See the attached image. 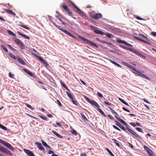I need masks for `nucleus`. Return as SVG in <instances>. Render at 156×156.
Masks as SVG:
<instances>
[{
    "label": "nucleus",
    "instance_id": "obj_1",
    "mask_svg": "<svg viewBox=\"0 0 156 156\" xmlns=\"http://www.w3.org/2000/svg\"><path fill=\"white\" fill-rule=\"evenodd\" d=\"M115 117L119 121L122 123L126 127V128L122 125L120 127V128L123 130V131H125L127 133V131L126 130L127 129L130 133L132 134L136 138L141 139V137L137 134L133 130L130 129L128 126V124L125 122L122 119H121L118 117L117 116L115 115Z\"/></svg>",
    "mask_w": 156,
    "mask_h": 156
},
{
    "label": "nucleus",
    "instance_id": "obj_2",
    "mask_svg": "<svg viewBox=\"0 0 156 156\" xmlns=\"http://www.w3.org/2000/svg\"><path fill=\"white\" fill-rule=\"evenodd\" d=\"M115 117L119 121L122 123L126 127V128L122 125L120 127V128L123 130V131H125L127 133V131L126 130L127 129L130 133L132 134L136 138L141 139V137L137 134L133 130L130 129L128 126V124L125 122L122 119H121L118 117L117 116L115 115Z\"/></svg>",
    "mask_w": 156,
    "mask_h": 156
},
{
    "label": "nucleus",
    "instance_id": "obj_3",
    "mask_svg": "<svg viewBox=\"0 0 156 156\" xmlns=\"http://www.w3.org/2000/svg\"><path fill=\"white\" fill-rule=\"evenodd\" d=\"M78 37L82 41H84V42L86 44H90L94 46L96 48H98V46L95 43H93L92 42L86 39L83 37L81 36H80L78 35Z\"/></svg>",
    "mask_w": 156,
    "mask_h": 156
},
{
    "label": "nucleus",
    "instance_id": "obj_4",
    "mask_svg": "<svg viewBox=\"0 0 156 156\" xmlns=\"http://www.w3.org/2000/svg\"><path fill=\"white\" fill-rule=\"evenodd\" d=\"M84 98L89 103H90L92 105L95 106L96 108H100V106L96 101L93 100H91L86 96H84Z\"/></svg>",
    "mask_w": 156,
    "mask_h": 156
},
{
    "label": "nucleus",
    "instance_id": "obj_5",
    "mask_svg": "<svg viewBox=\"0 0 156 156\" xmlns=\"http://www.w3.org/2000/svg\"><path fill=\"white\" fill-rule=\"evenodd\" d=\"M84 98L89 103H90L92 105L95 106L96 108H100V106L96 101L93 100H91L86 96H84Z\"/></svg>",
    "mask_w": 156,
    "mask_h": 156
},
{
    "label": "nucleus",
    "instance_id": "obj_6",
    "mask_svg": "<svg viewBox=\"0 0 156 156\" xmlns=\"http://www.w3.org/2000/svg\"><path fill=\"white\" fill-rule=\"evenodd\" d=\"M0 143L3 144L11 151H13L14 148L11 144L0 139Z\"/></svg>",
    "mask_w": 156,
    "mask_h": 156
},
{
    "label": "nucleus",
    "instance_id": "obj_7",
    "mask_svg": "<svg viewBox=\"0 0 156 156\" xmlns=\"http://www.w3.org/2000/svg\"><path fill=\"white\" fill-rule=\"evenodd\" d=\"M70 2L71 3L73 6L79 11L78 12V13L80 15L84 17H85L86 16V14L85 13L81 11L77 6H76L74 4V3H73L71 1H70Z\"/></svg>",
    "mask_w": 156,
    "mask_h": 156
},
{
    "label": "nucleus",
    "instance_id": "obj_8",
    "mask_svg": "<svg viewBox=\"0 0 156 156\" xmlns=\"http://www.w3.org/2000/svg\"><path fill=\"white\" fill-rule=\"evenodd\" d=\"M14 41L19 46V47L22 49H24V47L23 43L20 40L16 38H14Z\"/></svg>",
    "mask_w": 156,
    "mask_h": 156
},
{
    "label": "nucleus",
    "instance_id": "obj_9",
    "mask_svg": "<svg viewBox=\"0 0 156 156\" xmlns=\"http://www.w3.org/2000/svg\"><path fill=\"white\" fill-rule=\"evenodd\" d=\"M0 151L2 153L7 154L8 155H12V153L7 148L1 146H0Z\"/></svg>",
    "mask_w": 156,
    "mask_h": 156
},
{
    "label": "nucleus",
    "instance_id": "obj_10",
    "mask_svg": "<svg viewBox=\"0 0 156 156\" xmlns=\"http://www.w3.org/2000/svg\"><path fill=\"white\" fill-rule=\"evenodd\" d=\"M62 7L66 12H67L68 14L71 16H72V12L69 11V9L68 8L67 6L65 5H63L60 6Z\"/></svg>",
    "mask_w": 156,
    "mask_h": 156
},
{
    "label": "nucleus",
    "instance_id": "obj_11",
    "mask_svg": "<svg viewBox=\"0 0 156 156\" xmlns=\"http://www.w3.org/2000/svg\"><path fill=\"white\" fill-rule=\"evenodd\" d=\"M117 41L119 43L123 44L129 47H132L133 46V45L127 43L125 41H122L119 38H118L117 39Z\"/></svg>",
    "mask_w": 156,
    "mask_h": 156
},
{
    "label": "nucleus",
    "instance_id": "obj_12",
    "mask_svg": "<svg viewBox=\"0 0 156 156\" xmlns=\"http://www.w3.org/2000/svg\"><path fill=\"white\" fill-rule=\"evenodd\" d=\"M23 151L29 156H35L34 154L30 150L26 149H24Z\"/></svg>",
    "mask_w": 156,
    "mask_h": 156
},
{
    "label": "nucleus",
    "instance_id": "obj_13",
    "mask_svg": "<svg viewBox=\"0 0 156 156\" xmlns=\"http://www.w3.org/2000/svg\"><path fill=\"white\" fill-rule=\"evenodd\" d=\"M35 144L37 145L38 148L40 150L45 151V149L41 144L39 142H37L35 143Z\"/></svg>",
    "mask_w": 156,
    "mask_h": 156
},
{
    "label": "nucleus",
    "instance_id": "obj_14",
    "mask_svg": "<svg viewBox=\"0 0 156 156\" xmlns=\"http://www.w3.org/2000/svg\"><path fill=\"white\" fill-rule=\"evenodd\" d=\"M102 15L101 13H96L92 15V17L95 19H98L102 17Z\"/></svg>",
    "mask_w": 156,
    "mask_h": 156
},
{
    "label": "nucleus",
    "instance_id": "obj_15",
    "mask_svg": "<svg viewBox=\"0 0 156 156\" xmlns=\"http://www.w3.org/2000/svg\"><path fill=\"white\" fill-rule=\"evenodd\" d=\"M135 38L138 41H140V42H144L146 44H149V45H151V43H150L149 42H147V41L139 37H135Z\"/></svg>",
    "mask_w": 156,
    "mask_h": 156
},
{
    "label": "nucleus",
    "instance_id": "obj_16",
    "mask_svg": "<svg viewBox=\"0 0 156 156\" xmlns=\"http://www.w3.org/2000/svg\"><path fill=\"white\" fill-rule=\"evenodd\" d=\"M62 31L64 32L67 35L69 36L72 37L74 38H75L74 36L70 32H69L66 30L64 29L63 30H62Z\"/></svg>",
    "mask_w": 156,
    "mask_h": 156
},
{
    "label": "nucleus",
    "instance_id": "obj_17",
    "mask_svg": "<svg viewBox=\"0 0 156 156\" xmlns=\"http://www.w3.org/2000/svg\"><path fill=\"white\" fill-rule=\"evenodd\" d=\"M5 11L8 13L11 14L13 16H15L16 15V13L15 12H13L11 10L5 9Z\"/></svg>",
    "mask_w": 156,
    "mask_h": 156
},
{
    "label": "nucleus",
    "instance_id": "obj_18",
    "mask_svg": "<svg viewBox=\"0 0 156 156\" xmlns=\"http://www.w3.org/2000/svg\"><path fill=\"white\" fill-rule=\"evenodd\" d=\"M124 65L125 66H126L127 67H129L131 69H132L133 71L135 72V71L136 70V68L135 67L129 65V64L127 63H125Z\"/></svg>",
    "mask_w": 156,
    "mask_h": 156
},
{
    "label": "nucleus",
    "instance_id": "obj_19",
    "mask_svg": "<svg viewBox=\"0 0 156 156\" xmlns=\"http://www.w3.org/2000/svg\"><path fill=\"white\" fill-rule=\"evenodd\" d=\"M17 33L18 34H19L20 35L22 36L24 38L27 39H29L30 37L29 36H27V35H26L25 34H23L21 33H20L19 31L17 32Z\"/></svg>",
    "mask_w": 156,
    "mask_h": 156
},
{
    "label": "nucleus",
    "instance_id": "obj_20",
    "mask_svg": "<svg viewBox=\"0 0 156 156\" xmlns=\"http://www.w3.org/2000/svg\"><path fill=\"white\" fill-rule=\"evenodd\" d=\"M23 70L27 74H28L31 77H33L34 75L29 70L27 69H23Z\"/></svg>",
    "mask_w": 156,
    "mask_h": 156
},
{
    "label": "nucleus",
    "instance_id": "obj_21",
    "mask_svg": "<svg viewBox=\"0 0 156 156\" xmlns=\"http://www.w3.org/2000/svg\"><path fill=\"white\" fill-rule=\"evenodd\" d=\"M16 59H17L19 62L21 63L22 64L24 65L25 64V62H24L23 61V59H21L19 57L17 56L16 57Z\"/></svg>",
    "mask_w": 156,
    "mask_h": 156
},
{
    "label": "nucleus",
    "instance_id": "obj_22",
    "mask_svg": "<svg viewBox=\"0 0 156 156\" xmlns=\"http://www.w3.org/2000/svg\"><path fill=\"white\" fill-rule=\"evenodd\" d=\"M133 73H134L136 74H137L138 76H141V77L142 76V75L143 74V73L139 72V70H137V69H136V71H135V72H133Z\"/></svg>",
    "mask_w": 156,
    "mask_h": 156
},
{
    "label": "nucleus",
    "instance_id": "obj_23",
    "mask_svg": "<svg viewBox=\"0 0 156 156\" xmlns=\"http://www.w3.org/2000/svg\"><path fill=\"white\" fill-rule=\"evenodd\" d=\"M105 34V35L108 38H113L114 37V35L108 33Z\"/></svg>",
    "mask_w": 156,
    "mask_h": 156
},
{
    "label": "nucleus",
    "instance_id": "obj_24",
    "mask_svg": "<svg viewBox=\"0 0 156 156\" xmlns=\"http://www.w3.org/2000/svg\"><path fill=\"white\" fill-rule=\"evenodd\" d=\"M42 143L43 145L46 147H47L49 149H51V147L47 144L44 141H42Z\"/></svg>",
    "mask_w": 156,
    "mask_h": 156
},
{
    "label": "nucleus",
    "instance_id": "obj_25",
    "mask_svg": "<svg viewBox=\"0 0 156 156\" xmlns=\"http://www.w3.org/2000/svg\"><path fill=\"white\" fill-rule=\"evenodd\" d=\"M52 132L54 134L56 135L57 137L61 138H63V137L60 134L58 133L56 131H52Z\"/></svg>",
    "mask_w": 156,
    "mask_h": 156
},
{
    "label": "nucleus",
    "instance_id": "obj_26",
    "mask_svg": "<svg viewBox=\"0 0 156 156\" xmlns=\"http://www.w3.org/2000/svg\"><path fill=\"white\" fill-rule=\"evenodd\" d=\"M94 32L96 34L101 35H103L104 34V33L99 30H94Z\"/></svg>",
    "mask_w": 156,
    "mask_h": 156
},
{
    "label": "nucleus",
    "instance_id": "obj_27",
    "mask_svg": "<svg viewBox=\"0 0 156 156\" xmlns=\"http://www.w3.org/2000/svg\"><path fill=\"white\" fill-rule=\"evenodd\" d=\"M98 109V110L99 111V112L104 117H106V116L100 108H97Z\"/></svg>",
    "mask_w": 156,
    "mask_h": 156
},
{
    "label": "nucleus",
    "instance_id": "obj_28",
    "mask_svg": "<svg viewBox=\"0 0 156 156\" xmlns=\"http://www.w3.org/2000/svg\"><path fill=\"white\" fill-rule=\"evenodd\" d=\"M19 26H21V27H22L24 28H25L26 29H27V30H30V28L27 26H26V25H24V24H23L22 23H21V24H19Z\"/></svg>",
    "mask_w": 156,
    "mask_h": 156
},
{
    "label": "nucleus",
    "instance_id": "obj_29",
    "mask_svg": "<svg viewBox=\"0 0 156 156\" xmlns=\"http://www.w3.org/2000/svg\"><path fill=\"white\" fill-rule=\"evenodd\" d=\"M110 61L111 62V63H112L113 64H115V65L117 66H118V67H122V66L121 65H120L118 64V63H117V62H116L113 61H112V60H110Z\"/></svg>",
    "mask_w": 156,
    "mask_h": 156
},
{
    "label": "nucleus",
    "instance_id": "obj_30",
    "mask_svg": "<svg viewBox=\"0 0 156 156\" xmlns=\"http://www.w3.org/2000/svg\"><path fill=\"white\" fill-rule=\"evenodd\" d=\"M136 54L143 58H146V57L145 56L138 51Z\"/></svg>",
    "mask_w": 156,
    "mask_h": 156
},
{
    "label": "nucleus",
    "instance_id": "obj_31",
    "mask_svg": "<svg viewBox=\"0 0 156 156\" xmlns=\"http://www.w3.org/2000/svg\"><path fill=\"white\" fill-rule=\"evenodd\" d=\"M136 54L143 58H146V57L145 56L138 51Z\"/></svg>",
    "mask_w": 156,
    "mask_h": 156
},
{
    "label": "nucleus",
    "instance_id": "obj_32",
    "mask_svg": "<svg viewBox=\"0 0 156 156\" xmlns=\"http://www.w3.org/2000/svg\"><path fill=\"white\" fill-rule=\"evenodd\" d=\"M134 16L135 18L136 19H138L139 20H145L144 19L142 18H140L139 16H136L135 15H134Z\"/></svg>",
    "mask_w": 156,
    "mask_h": 156
},
{
    "label": "nucleus",
    "instance_id": "obj_33",
    "mask_svg": "<svg viewBox=\"0 0 156 156\" xmlns=\"http://www.w3.org/2000/svg\"><path fill=\"white\" fill-rule=\"evenodd\" d=\"M106 150L111 156H115L107 148H106Z\"/></svg>",
    "mask_w": 156,
    "mask_h": 156
},
{
    "label": "nucleus",
    "instance_id": "obj_34",
    "mask_svg": "<svg viewBox=\"0 0 156 156\" xmlns=\"http://www.w3.org/2000/svg\"><path fill=\"white\" fill-rule=\"evenodd\" d=\"M9 55L13 59H16V58L15 56L12 53H9Z\"/></svg>",
    "mask_w": 156,
    "mask_h": 156
},
{
    "label": "nucleus",
    "instance_id": "obj_35",
    "mask_svg": "<svg viewBox=\"0 0 156 156\" xmlns=\"http://www.w3.org/2000/svg\"><path fill=\"white\" fill-rule=\"evenodd\" d=\"M150 151H148L147 152L149 156H153V154L152 151L150 149Z\"/></svg>",
    "mask_w": 156,
    "mask_h": 156
},
{
    "label": "nucleus",
    "instance_id": "obj_36",
    "mask_svg": "<svg viewBox=\"0 0 156 156\" xmlns=\"http://www.w3.org/2000/svg\"><path fill=\"white\" fill-rule=\"evenodd\" d=\"M66 93L68 96V97L70 99H71L73 98V96L72 94L69 92L67 91L66 92Z\"/></svg>",
    "mask_w": 156,
    "mask_h": 156
},
{
    "label": "nucleus",
    "instance_id": "obj_37",
    "mask_svg": "<svg viewBox=\"0 0 156 156\" xmlns=\"http://www.w3.org/2000/svg\"><path fill=\"white\" fill-rule=\"evenodd\" d=\"M72 103L74 105H75L76 106H77V102L76 101H75L73 98L71 99Z\"/></svg>",
    "mask_w": 156,
    "mask_h": 156
},
{
    "label": "nucleus",
    "instance_id": "obj_38",
    "mask_svg": "<svg viewBox=\"0 0 156 156\" xmlns=\"http://www.w3.org/2000/svg\"><path fill=\"white\" fill-rule=\"evenodd\" d=\"M53 24L56 27H57L58 29H59L60 30H61L62 31V30H64V29L63 28H61V27L59 26H58L56 24H55V23H53Z\"/></svg>",
    "mask_w": 156,
    "mask_h": 156
},
{
    "label": "nucleus",
    "instance_id": "obj_39",
    "mask_svg": "<svg viewBox=\"0 0 156 156\" xmlns=\"http://www.w3.org/2000/svg\"><path fill=\"white\" fill-rule=\"evenodd\" d=\"M139 35L141 37H142L143 38H144V39H145L147 40H149L148 38L147 37L145 36L144 34H140Z\"/></svg>",
    "mask_w": 156,
    "mask_h": 156
},
{
    "label": "nucleus",
    "instance_id": "obj_40",
    "mask_svg": "<svg viewBox=\"0 0 156 156\" xmlns=\"http://www.w3.org/2000/svg\"><path fill=\"white\" fill-rule=\"evenodd\" d=\"M81 115V116L82 117V118L85 121H87V118L85 117V116L82 113H81L80 114Z\"/></svg>",
    "mask_w": 156,
    "mask_h": 156
},
{
    "label": "nucleus",
    "instance_id": "obj_41",
    "mask_svg": "<svg viewBox=\"0 0 156 156\" xmlns=\"http://www.w3.org/2000/svg\"><path fill=\"white\" fill-rule=\"evenodd\" d=\"M141 77H142L143 78H145V79H147L148 80H151V79L150 78L147 76H146L144 74H143L142 75Z\"/></svg>",
    "mask_w": 156,
    "mask_h": 156
},
{
    "label": "nucleus",
    "instance_id": "obj_42",
    "mask_svg": "<svg viewBox=\"0 0 156 156\" xmlns=\"http://www.w3.org/2000/svg\"><path fill=\"white\" fill-rule=\"evenodd\" d=\"M0 127L5 130H7V128L6 127L4 126H3L2 125H1L0 124Z\"/></svg>",
    "mask_w": 156,
    "mask_h": 156
},
{
    "label": "nucleus",
    "instance_id": "obj_43",
    "mask_svg": "<svg viewBox=\"0 0 156 156\" xmlns=\"http://www.w3.org/2000/svg\"><path fill=\"white\" fill-rule=\"evenodd\" d=\"M8 33L9 34H10L13 36H15V34L14 33H13V32H12L11 31L9 30H8Z\"/></svg>",
    "mask_w": 156,
    "mask_h": 156
},
{
    "label": "nucleus",
    "instance_id": "obj_44",
    "mask_svg": "<svg viewBox=\"0 0 156 156\" xmlns=\"http://www.w3.org/2000/svg\"><path fill=\"white\" fill-rule=\"evenodd\" d=\"M25 105L29 108H30V109L32 110L34 109V108H32V107L30 105L27 104H26Z\"/></svg>",
    "mask_w": 156,
    "mask_h": 156
},
{
    "label": "nucleus",
    "instance_id": "obj_45",
    "mask_svg": "<svg viewBox=\"0 0 156 156\" xmlns=\"http://www.w3.org/2000/svg\"><path fill=\"white\" fill-rule=\"evenodd\" d=\"M108 108L112 111V112L113 113H114L116 115H118V113L116 112L114 110L112 109L111 107H108Z\"/></svg>",
    "mask_w": 156,
    "mask_h": 156
},
{
    "label": "nucleus",
    "instance_id": "obj_46",
    "mask_svg": "<svg viewBox=\"0 0 156 156\" xmlns=\"http://www.w3.org/2000/svg\"><path fill=\"white\" fill-rule=\"evenodd\" d=\"M115 122L116 123V125L119 126V127L122 125V124L118 122V121L115 120Z\"/></svg>",
    "mask_w": 156,
    "mask_h": 156
},
{
    "label": "nucleus",
    "instance_id": "obj_47",
    "mask_svg": "<svg viewBox=\"0 0 156 156\" xmlns=\"http://www.w3.org/2000/svg\"><path fill=\"white\" fill-rule=\"evenodd\" d=\"M112 140L113 141L115 144L118 147L120 145H119V144L117 142V140L116 139H113Z\"/></svg>",
    "mask_w": 156,
    "mask_h": 156
},
{
    "label": "nucleus",
    "instance_id": "obj_48",
    "mask_svg": "<svg viewBox=\"0 0 156 156\" xmlns=\"http://www.w3.org/2000/svg\"><path fill=\"white\" fill-rule=\"evenodd\" d=\"M9 76L10 77L13 78L14 77V75L13 74L10 72L9 73Z\"/></svg>",
    "mask_w": 156,
    "mask_h": 156
},
{
    "label": "nucleus",
    "instance_id": "obj_49",
    "mask_svg": "<svg viewBox=\"0 0 156 156\" xmlns=\"http://www.w3.org/2000/svg\"><path fill=\"white\" fill-rule=\"evenodd\" d=\"M2 47L3 49V50H4L5 51L7 52H8V49H7V48H6V47L4 46L3 45H2Z\"/></svg>",
    "mask_w": 156,
    "mask_h": 156
},
{
    "label": "nucleus",
    "instance_id": "obj_50",
    "mask_svg": "<svg viewBox=\"0 0 156 156\" xmlns=\"http://www.w3.org/2000/svg\"><path fill=\"white\" fill-rule=\"evenodd\" d=\"M71 132L73 134H74L75 135H77V134L76 131L74 129L72 130Z\"/></svg>",
    "mask_w": 156,
    "mask_h": 156
},
{
    "label": "nucleus",
    "instance_id": "obj_51",
    "mask_svg": "<svg viewBox=\"0 0 156 156\" xmlns=\"http://www.w3.org/2000/svg\"><path fill=\"white\" fill-rule=\"evenodd\" d=\"M38 58L39 60L41 62H45V60L43 58L40 57H38Z\"/></svg>",
    "mask_w": 156,
    "mask_h": 156
},
{
    "label": "nucleus",
    "instance_id": "obj_52",
    "mask_svg": "<svg viewBox=\"0 0 156 156\" xmlns=\"http://www.w3.org/2000/svg\"><path fill=\"white\" fill-rule=\"evenodd\" d=\"M136 129L138 131L140 132H143L141 128H136Z\"/></svg>",
    "mask_w": 156,
    "mask_h": 156
},
{
    "label": "nucleus",
    "instance_id": "obj_53",
    "mask_svg": "<svg viewBox=\"0 0 156 156\" xmlns=\"http://www.w3.org/2000/svg\"><path fill=\"white\" fill-rule=\"evenodd\" d=\"M97 94L98 96L100 98H103V96L102 95V94L99 92H97Z\"/></svg>",
    "mask_w": 156,
    "mask_h": 156
},
{
    "label": "nucleus",
    "instance_id": "obj_54",
    "mask_svg": "<svg viewBox=\"0 0 156 156\" xmlns=\"http://www.w3.org/2000/svg\"><path fill=\"white\" fill-rule=\"evenodd\" d=\"M144 149L146 150V151H150V150H149V149H149V148H148L145 145L144 146Z\"/></svg>",
    "mask_w": 156,
    "mask_h": 156
},
{
    "label": "nucleus",
    "instance_id": "obj_55",
    "mask_svg": "<svg viewBox=\"0 0 156 156\" xmlns=\"http://www.w3.org/2000/svg\"><path fill=\"white\" fill-rule=\"evenodd\" d=\"M113 127L114 129H115L117 130H118L119 131H121V130L118 127H117V126H115V125H113Z\"/></svg>",
    "mask_w": 156,
    "mask_h": 156
},
{
    "label": "nucleus",
    "instance_id": "obj_56",
    "mask_svg": "<svg viewBox=\"0 0 156 156\" xmlns=\"http://www.w3.org/2000/svg\"><path fill=\"white\" fill-rule=\"evenodd\" d=\"M113 127L114 129H115L117 130H118L119 131H121V130L118 127H117V126H115V125H113Z\"/></svg>",
    "mask_w": 156,
    "mask_h": 156
},
{
    "label": "nucleus",
    "instance_id": "obj_57",
    "mask_svg": "<svg viewBox=\"0 0 156 156\" xmlns=\"http://www.w3.org/2000/svg\"><path fill=\"white\" fill-rule=\"evenodd\" d=\"M57 103L58 104V105L60 107L62 106V104H61V102L59 100H57Z\"/></svg>",
    "mask_w": 156,
    "mask_h": 156
},
{
    "label": "nucleus",
    "instance_id": "obj_58",
    "mask_svg": "<svg viewBox=\"0 0 156 156\" xmlns=\"http://www.w3.org/2000/svg\"><path fill=\"white\" fill-rule=\"evenodd\" d=\"M39 117L40 118H41L42 119H43V120H47V118L45 117H44V116H41V115H40Z\"/></svg>",
    "mask_w": 156,
    "mask_h": 156
},
{
    "label": "nucleus",
    "instance_id": "obj_59",
    "mask_svg": "<svg viewBox=\"0 0 156 156\" xmlns=\"http://www.w3.org/2000/svg\"><path fill=\"white\" fill-rule=\"evenodd\" d=\"M62 86L64 87L66 89L68 90H69V89L67 87V86L64 83H62Z\"/></svg>",
    "mask_w": 156,
    "mask_h": 156
},
{
    "label": "nucleus",
    "instance_id": "obj_60",
    "mask_svg": "<svg viewBox=\"0 0 156 156\" xmlns=\"http://www.w3.org/2000/svg\"><path fill=\"white\" fill-rule=\"evenodd\" d=\"M107 116L108 117V118L111 120H113L114 118L113 117H112L111 115H108Z\"/></svg>",
    "mask_w": 156,
    "mask_h": 156
},
{
    "label": "nucleus",
    "instance_id": "obj_61",
    "mask_svg": "<svg viewBox=\"0 0 156 156\" xmlns=\"http://www.w3.org/2000/svg\"><path fill=\"white\" fill-rule=\"evenodd\" d=\"M122 109L124 110L127 112H130V111L129 110L127 109V108H125L124 107H122Z\"/></svg>",
    "mask_w": 156,
    "mask_h": 156
},
{
    "label": "nucleus",
    "instance_id": "obj_62",
    "mask_svg": "<svg viewBox=\"0 0 156 156\" xmlns=\"http://www.w3.org/2000/svg\"><path fill=\"white\" fill-rule=\"evenodd\" d=\"M130 124L132 126H133V127H135L136 126V124L134 123H133V122H130Z\"/></svg>",
    "mask_w": 156,
    "mask_h": 156
},
{
    "label": "nucleus",
    "instance_id": "obj_63",
    "mask_svg": "<svg viewBox=\"0 0 156 156\" xmlns=\"http://www.w3.org/2000/svg\"><path fill=\"white\" fill-rule=\"evenodd\" d=\"M151 34L154 36H156V32H152L151 33Z\"/></svg>",
    "mask_w": 156,
    "mask_h": 156
},
{
    "label": "nucleus",
    "instance_id": "obj_64",
    "mask_svg": "<svg viewBox=\"0 0 156 156\" xmlns=\"http://www.w3.org/2000/svg\"><path fill=\"white\" fill-rule=\"evenodd\" d=\"M80 156H87V155L85 153H83L80 154Z\"/></svg>",
    "mask_w": 156,
    "mask_h": 156
}]
</instances>
